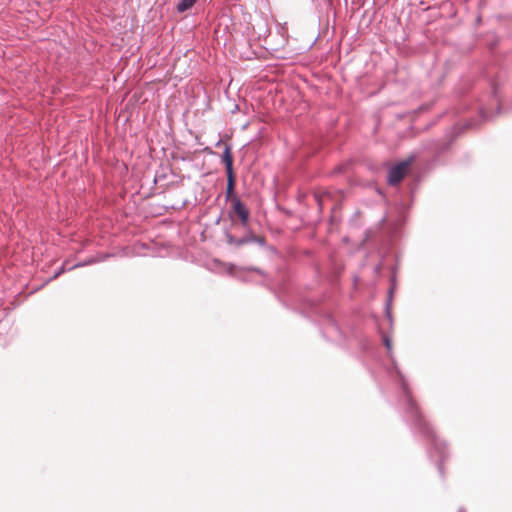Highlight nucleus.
Returning a JSON list of instances; mask_svg holds the SVG:
<instances>
[{"instance_id": "obj_1", "label": "nucleus", "mask_w": 512, "mask_h": 512, "mask_svg": "<svg viewBox=\"0 0 512 512\" xmlns=\"http://www.w3.org/2000/svg\"><path fill=\"white\" fill-rule=\"evenodd\" d=\"M393 366L395 369V372L399 378V382L401 385V397L403 399V402L406 407V418L412 423L415 430H417L419 433H421L424 437L429 439L432 442L433 445V451L439 456V462H438V470L439 473L443 476V460L447 456V448L443 441L438 439L432 430V428L429 426V424L426 422V420L421 415L418 406L412 399L408 384L404 378V375L398 368L395 360L392 358Z\"/></svg>"}, {"instance_id": "obj_2", "label": "nucleus", "mask_w": 512, "mask_h": 512, "mask_svg": "<svg viewBox=\"0 0 512 512\" xmlns=\"http://www.w3.org/2000/svg\"><path fill=\"white\" fill-rule=\"evenodd\" d=\"M475 108L485 120L498 114L501 109L500 83L493 82L491 84V93L479 97Z\"/></svg>"}, {"instance_id": "obj_3", "label": "nucleus", "mask_w": 512, "mask_h": 512, "mask_svg": "<svg viewBox=\"0 0 512 512\" xmlns=\"http://www.w3.org/2000/svg\"><path fill=\"white\" fill-rule=\"evenodd\" d=\"M246 230V234L240 238L233 236L231 233H226L227 243L235 248H240L243 245L256 243L260 247L266 246V240L262 236L255 235L248 227Z\"/></svg>"}, {"instance_id": "obj_4", "label": "nucleus", "mask_w": 512, "mask_h": 512, "mask_svg": "<svg viewBox=\"0 0 512 512\" xmlns=\"http://www.w3.org/2000/svg\"><path fill=\"white\" fill-rule=\"evenodd\" d=\"M232 206L229 211V217L231 220H234L235 217H238L241 223V226L247 229L249 224L250 212L249 209L244 205V203L240 200L238 196L232 197Z\"/></svg>"}, {"instance_id": "obj_5", "label": "nucleus", "mask_w": 512, "mask_h": 512, "mask_svg": "<svg viewBox=\"0 0 512 512\" xmlns=\"http://www.w3.org/2000/svg\"><path fill=\"white\" fill-rule=\"evenodd\" d=\"M412 162V158L399 162L390 168L387 181L390 185H397L404 178L408 167Z\"/></svg>"}, {"instance_id": "obj_6", "label": "nucleus", "mask_w": 512, "mask_h": 512, "mask_svg": "<svg viewBox=\"0 0 512 512\" xmlns=\"http://www.w3.org/2000/svg\"><path fill=\"white\" fill-rule=\"evenodd\" d=\"M221 161L225 165L226 175L228 174H234L233 172V156L231 153V147L229 145H226L223 154L221 156Z\"/></svg>"}, {"instance_id": "obj_7", "label": "nucleus", "mask_w": 512, "mask_h": 512, "mask_svg": "<svg viewBox=\"0 0 512 512\" xmlns=\"http://www.w3.org/2000/svg\"><path fill=\"white\" fill-rule=\"evenodd\" d=\"M235 188V176L234 174L227 175V187H226V199L232 202V197L236 196L234 194Z\"/></svg>"}, {"instance_id": "obj_8", "label": "nucleus", "mask_w": 512, "mask_h": 512, "mask_svg": "<svg viewBox=\"0 0 512 512\" xmlns=\"http://www.w3.org/2000/svg\"><path fill=\"white\" fill-rule=\"evenodd\" d=\"M108 257H109V255H102L100 258H90V259H88L86 261L78 262L75 265L70 266L69 270H72V269L77 268V267H83V266H87V265H90V264H94L96 262L103 261V260H105Z\"/></svg>"}, {"instance_id": "obj_9", "label": "nucleus", "mask_w": 512, "mask_h": 512, "mask_svg": "<svg viewBox=\"0 0 512 512\" xmlns=\"http://www.w3.org/2000/svg\"><path fill=\"white\" fill-rule=\"evenodd\" d=\"M197 0H181L177 5L178 12H185L189 10L195 4Z\"/></svg>"}, {"instance_id": "obj_10", "label": "nucleus", "mask_w": 512, "mask_h": 512, "mask_svg": "<svg viewBox=\"0 0 512 512\" xmlns=\"http://www.w3.org/2000/svg\"><path fill=\"white\" fill-rule=\"evenodd\" d=\"M383 343H384L385 347L387 348L390 357L392 358V343H391V339L387 335L383 336Z\"/></svg>"}, {"instance_id": "obj_11", "label": "nucleus", "mask_w": 512, "mask_h": 512, "mask_svg": "<svg viewBox=\"0 0 512 512\" xmlns=\"http://www.w3.org/2000/svg\"><path fill=\"white\" fill-rule=\"evenodd\" d=\"M66 270H69V267L67 268L65 263L62 265L59 271L55 273L54 278L58 277L61 273L65 272Z\"/></svg>"}, {"instance_id": "obj_12", "label": "nucleus", "mask_w": 512, "mask_h": 512, "mask_svg": "<svg viewBox=\"0 0 512 512\" xmlns=\"http://www.w3.org/2000/svg\"><path fill=\"white\" fill-rule=\"evenodd\" d=\"M386 315H387L390 323H392V315H391V312H390V309H389V303H387V306H386Z\"/></svg>"}, {"instance_id": "obj_13", "label": "nucleus", "mask_w": 512, "mask_h": 512, "mask_svg": "<svg viewBox=\"0 0 512 512\" xmlns=\"http://www.w3.org/2000/svg\"><path fill=\"white\" fill-rule=\"evenodd\" d=\"M235 269H236V267H235L234 265L229 264V267H228V270H227V271H228V273H229L230 275H234V274H235Z\"/></svg>"}, {"instance_id": "obj_14", "label": "nucleus", "mask_w": 512, "mask_h": 512, "mask_svg": "<svg viewBox=\"0 0 512 512\" xmlns=\"http://www.w3.org/2000/svg\"><path fill=\"white\" fill-rule=\"evenodd\" d=\"M331 328L334 329L336 332H339L338 325L331 319L330 320Z\"/></svg>"}, {"instance_id": "obj_15", "label": "nucleus", "mask_w": 512, "mask_h": 512, "mask_svg": "<svg viewBox=\"0 0 512 512\" xmlns=\"http://www.w3.org/2000/svg\"><path fill=\"white\" fill-rule=\"evenodd\" d=\"M248 270H249V271H254V272H256V273H258V274H260V275H263L262 270H261V269H259V268L251 267V268H248Z\"/></svg>"}, {"instance_id": "obj_16", "label": "nucleus", "mask_w": 512, "mask_h": 512, "mask_svg": "<svg viewBox=\"0 0 512 512\" xmlns=\"http://www.w3.org/2000/svg\"><path fill=\"white\" fill-rule=\"evenodd\" d=\"M458 512H466L464 508H459Z\"/></svg>"}, {"instance_id": "obj_17", "label": "nucleus", "mask_w": 512, "mask_h": 512, "mask_svg": "<svg viewBox=\"0 0 512 512\" xmlns=\"http://www.w3.org/2000/svg\"><path fill=\"white\" fill-rule=\"evenodd\" d=\"M319 206H322V203L319 199H317Z\"/></svg>"}, {"instance_id": "obj_18", "label": "nucleus", "mask_w": 512, "mask_h": 512, "mask_svg": "<svg viewBox=\"0 0 512 512\" xmlns=\"http://www.w3.org/2000/svg\"><path fill=\"white\" fill-rule=\"evenodd\" d=\"M221 144V140H219L216 144V146H219Z\"/></svg>"}]
</instances>
